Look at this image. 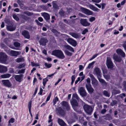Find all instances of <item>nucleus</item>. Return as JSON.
<instances>
[{"mask_svg": "<svg viewBox=\"0 0 126 126\" xmlns=\"http://www.w3.org/2000/svg\"><path fill=\"white\" fill-rule=\"evenodd\" d=\"M52 54L60 59H62L65 57L63 52L61 50H56L53 51Z\"/></svg>", "mask_w": 126, "mask_h": 126, "instance_id": "obj_1", "label": "nucleus"}, {"mask_svg": "<svg viewBox=\"0 0 126 126\" xmlns=\"http://www.w3.org/2000/svg\"><path fill=\"white\" fill-rule=\"evenodd\" d=\"M73 98L71 101V103L72 105L73 108L75 109V106H78V104L77 102V101L74 99V98H75L77 100L79 99V98L78 96V95L76 93H75L73 94L72 96Z\"/></svg>", "mask_w": 126, "mask_h": 126, "instance_id": "obj_2", "label": "nucleus"}, {"mask_svg": "<svg viewBox=\"0 0 126 126\" xmlns=\"http://www.w3.org/2000/svg\"><path fill=\"white\" fill-rule=\"evenodd\" d=\"M83 108L86 112L88 114L90 115L94 110V107L85 104L84 105Z\"/></svg>", "mask_w": 126, "mask_h": 126, "instance_id": "obj_3", "label": "nucleus"}, {"mask_svg": "<svg viewBox=\"0 0 126 126\" xmlns=\"http://www.w3.org/2000/svg\"><path fill=\"white\" fill-rule=\"evenodd\" d=\"M8 59L7 55L4 53H0V61L1 63H5Z\"/></svg>", "mask_w": 126, "mask_h": 126, "instance_id": "obj_4", "label": "nucleus"}, {"mask_svg": "<svg viewBox=\"0 0 126 126\" xmlns=\"http://www.w3.org/2000/svg\"><path fill=\"white\" fill-rule=\"evenodd\" d=\"M106 64L108 68L112 69L113 67V63L111 59L109 57L107 58Z\"/></svg>", "mask_w": 126, "mask_h": 126, "instance_id": "obj_5", "label": "nucleus"}, {"mask_svg": "<svg viewBox=\"0 0 126 126\" xmlns=\"http://www.w3.org/2000/svg\"><path fill=\"white\" fill-rule=\"evenodd\" d=\"M93 73L95 75H96L98 77H101V73L100 70L97 67H96L94 68L93 72Z\"/></svg>", "mask_w": 126, "mask_h": 126, "instance_id": "obj_6", "label": "nucleus"}, {"mask_svg": "<svg viewBox=\"0 0 126 126\" xmlns=\"http://www.w3.org/2000/svg\"><path fill=\"white\" fill-rule=\"evenodd\" d=\"M80 10L84 13L88 15H92L93 12L87 9L81 7L80 8Z\"/></svg>", "mask_w": 126, "mask_h": 126, "instance_id": "obj_7", "label": "nucleus"}, {"mask_svg": "<svg viewBox=\"0 0 126 126\" xmlns=\"http://www.w3.org/2000/svg\"><path fill=\"white\" fill-rule=\"evenodd\" d=\"M78 91L80 95L82 97L85 96L87 95V93L84 87H80L78 90Z\"/></svg>", "mask_w": 126, "mask_h": 126, "instance_id": "obj_8", "label": "nucleus"}, {"mask_svg": "<svg viewBox=\"0 0 126 126\" xmlns=\"http://www.w3.org/2000/svg\"><path fill=\"white\" fill-rule=\"evenodd\" d=\"M56 109L57 112L61 115L63 116L65 114V111L63 107H60Z\"/></svg>", "mask_w": 126, "mask_h": 126, "instance_id": "obj_9", "label": "nucleus"}, {"mask_svg": "<svg viewBox=\"0 0 126 126\" xmlns=\"http://www.w3.org/2000/svg\"><path fill=\"white\" fill-rule=\"evenodd\" d=\"M81 24L84 26H88L90 25V23L88 22L86 19H81L80 20Z\"/></svg>", "mask_w": 126, "mask_h": 126, "instance_id": "obj_10", "label": "nucleus"}, {"mask_svg": "<svg viewBox=\"0 0 126 126\" xmlns=\"http://www.w3.org/2000/svg\"><path fill=\"white\" fill-rule=\"evenodd\" d=\"M2 84L4 86L10 87L12 85L9 80H3L1 81Z\"/></svg>", "mask_w": 126, "mask_h": 126, "instance_id": "obj_11", "label": "nucleus"}, {"mask_svg": "<svg viewBox=\"0 0 126 126\" xmlns=\"http://www.w3.org/2000/svg\"><path fill=\"white\" fill-rule=\"evenodd\" d=\"M86 87L88 92L90 94H92L94 90L90 84H86Z\"/></svg>", "mask_w": 126, "mask_h": 126, "instance_id": "obj_12", "label": "nucleus"}, {"mask_svg": "<svg viewBox=\"0 0 126 126\" xmlns=\"http://www.w3.org/2000/svg\"><path fill=\"white\" fill-rule=\"evenodd\" d=\"M48 42V40L46 38H41L39 41L40 45L43 46H45Z\"/></svg>", "mask_w": 126, "mask_h": 126, "instance_id": "obj_13", "label": "nucleus"}, {"mask_svg": "<svg viewBox=\"0 0 126 126\" xmlns=\"http://www.w3.org/2000/svg\"><path fill=\"white\" fill-rule=\"evenodd\" d=\"M67 41L69 43L74 47H75L77 45L76 41L72 38H68L67 39Z\"/></svg>", "mask_w": 126, "mask_h": 126, "instance_id": "obj_14", "label": "nucleus"}, {"mask_svg": "<svg viewBox=\"0 0 126 126\" xmlns=\"http://www.w3.org/2000/svg\"><path fill=\"white\" fill-rule=\"evenodd\" d=\"M21 53V52H20L11 50L10 51L9 54L12 56L16 57Z\"/></svg>", "mask_w": 126, "mask_h": 126, "instance_id": "obj_15", "label": "nucleus"}, {"mask_svg": "<svg viewBox=\"0 0 126 126\" xmlns=\"http://www.w3.org/2000/svg\"><path fill=\"white\" fill-rule=\"evenodd\" d=\"M22 34L26 38L29 39L30 37V36L29 32L26 30H24L21 32Z\"/></svg>", "mask_w": 126, "mask_h": 126, "instance_id": "obj_16", "label": "nucleus"}, {"mask_svg": "<svg viewBox=\"0 0 126 126\" xmlns=\"http://www.w3.org/2000/svg\"><path fill=\"white\" fill-rule=\"evenodd\" d=\"M7 71L8 68L6 66L0 65V73H4Z\"/></svg>", "mask_w": 126, "mask_h": 126, "instance_id": "obj_17", "label": "nucleus"}, {"mask_svg": "<svg viewBox=\"0 0 126 126\" xmlns=\"http://www.w3.org/2000/svg\"><path fill=\"white\" fill-rule=\"evenodd\" d=\"M69 34L73 37L76 39H79L80 36V35L79 33L72 32H69Z\"/></svg>", "mask_w": 126, "mask_h": 126, "instance_id": "obj_18", "label": "nucleus"}, {"mask_svg": "<svg viewBox=\"0 0 126 126\" xmlns=\"http://www.w3.org/2000/svg\"><path fill=\"white\" fill-rule=\"evenodd\" d=\"M116 52L119 55H121L122 57H124L125 56V53L120 49H118L116 50Z\"/></svg>", "mask_w": 126, "mask_h": 126, "instance_id": "obj_19", "label": "nucleus"}, {"mask_svg": "<svg viewBox=\"0 0 126 126\" xmlns=\"http://www.w3.org/2000/svg\"><path fill=\"white\" fill-rule=\"evenodd\" d=\"M6 29L8 31H12L15 30L16 27L14 26L13 25H10L7 26Z\"/></svg>", "mask_w": 126, "mask_h": 126, "instance_id": "obj_20", "label": "nucleus"}, {"mask_svg": "<svg viewBox=\"0 0 126 126\" xmlns=\"http://www.w3.org/2000/svg\"><path fill=\"white\" fill-rule=\"evenodd\" d=\"M23 76L22 75H16L15 76V78L16 81L20 82L22 80Z\"/></svg>", "mask_w": 126, "mask_h": 126, "instance_id": "obj_21", "label": "nucleus"}, {"mask_svg": "<svg viewBox=\"0 0 126 126\" xmlns=\"http://www.w3.org/2000/svg\"><path fill=\"white\" fill-rule=\"evenodd\" d=\"M113 58L115 61L118 62H120L122 61L121 58L117 55H114L113 56Z\"/></svg>", "mask_w": 126, "mask_h": 126, "instance_id": "obj_22", "label": "nucleus"}, {"mask_svg": "<svg viewBox=\"0 0 126 126\" xmlns=\"http://www.w3.org/2000/svg\"><path fill=\"white\" fill-rule=\"evenodd\" d=\"M41 14L46 20H48L49 19L50 16L47 13L44 12L42 13Z\"/></svg>", "mask_w": 126, "mask_h": 126, "instance_id": "obj_23", "label": "nucleus"}, {"mask_svg": "<svg viewBox=\"0 0 126 126\" xmlns=\"http://www.w3.org/2000/svg\"><path fill=\"white\" fill-rule=\"evenodd\" d=\"M58 123L61 126H66V123L62 119L58 118L57 120Z\"/></svg>", "mask_w": 126, "mask_h": 126, "instance_id": "obj_24", "label": "nucleus"}, {"mask_svg": "<svg viewBox=\"0 0 126 126\" xmlns=\"http://www.w3.org/2000/svg\"><path fill=\"white\" fill-rule=\"evenodd\" d=\"M62 104L63 106L65 107H66L67 110H69L70 109V107L68 103L65 101H63L62 102Z\"/></svg>", "mask_w": 126, "mask_h": 126, "instance_id": "obj_25", "label": "nucleus"}, {"mask_svg": "<svg viewBox=\"0 0 126 126\" xmlns=\"http://www.w3.org/2000/svg\"><path fill=\"white\" fill-rule=\"evenodd\" d=\"M89 7L90 8L94 11L98 12L99 11V10L97 8L94 7V6L91 4H90L89 5Z\"/></svg>", "mask_w": 126, "mask_h": 126, "instance_id": "obj_26", "label": "nucleus"}, {"mask_svg": "<svg viewBox=\"0 0 126 126\" xmlns=\"http://www.w3.org/2000/svg\"><path fill=\"white\" fill-rule=\"evenodd\" d=\"M63 47L64 48L68 50L71 52H74V50L73 48L69 45H65L63 46Z\"/></svg>", "mask_w": 126, "mask_h": 126, "instance_id": "obj_27", "label": "nucleus"}, {"mask_svg": "<svg viewBox=\"0 0 126 126\" xmlns=\"http://www.w3.org/2000/svg\"><path fill=\"white\" fill-rule=\"evenodd\" d=\"M92 81V84L94 88L95 87L98 85V82L96 79Z\"/></svg>", "mask_w": 126, "mask_h": 126, "instance_id": "obj_28", "label": "nucleus"}, {"mask_svg": "<svg viewBox=\"0 0 126 126\" xmlns=\"http://www.w3.org/2000/svg\"><path fill=\"white\" fill-rule=\"evenodd\" d=\"M100 77H98L99 81L104 86H106L107 85V82L103 79L100 78Z\"/></svg>", "mask_w": 126, "mask_h": 126, "instance_id": "obj_29", "label": "nucleus"}, {"mask_svg": "<svg viewBox=\"0 0 126 126\" xmlns=\"http://www.w3.org/2000/svg\"><path fill=\"white\" fill-rule=\"evenodd\" d=\"M11 76V75L10 74H6L1 75L0 77L2 78H9Z\"/></svg>", "mask_w": 126, "mask_h": 126, "instance_id": "obj_30", "label": "nucleus"}, {"mask_svg": "<svg viewBox=\"0 0 126 126\" xmlns=\"http://www.w3.org/2000/svg\"><path fill=\"white\" fill-rule=\"evenodd\" d=\"M15 61L16 62L19 63L21 62H24V57H21L17 58L16 59Z\"/></svg>", "mask_w": 126, "mask_h": 126, "instance_id": "obj_31", "label": "nucleus"}, {"mask_svg": "<svg viewBox=\"0 0 126 126\" xmlns=\"http://www.w3.org/2000/svg\"><path fill=\"white\" fill-rule=\"evenodd\" d=\"M59 14L62 16H64L66 15L65 12L62 10H61L59 12Z\"/></svg>", "mask_w": 126, "mask_h": 126, "instance_id": "obj_32", "label": "nucleus"}, {"mask_svg": "<svg viewBox=\"0 0 126 126\" xmlns=\"http://www.w3.org/2000/svg\"><path fill=\"white\" fill-rule=\"evenodd\" d=\"M103 93L104 95L107 97H109L110 96V93L106 91L105 90L103 91Z\"/></svg>", "mask_w": 126, "mask_h": 126, "instance_id": "obj_33", "label": "nucleus"}, {"mask_svg": "<svg viewBox=\"0 0 126 126\" xmlns=\"http://www.w3.org/2000/svg\"><path fill=\"white\" fill-rule=\"evenodd\" d=\"M64 52L65 54L67 56H71L72 55V53L68 51L67 50H65L64 51Z\"/></svg>", "mask_w": 126, "mask_h": 126, "instance_id": "obj_34", "label": "nucleus"}, {"mask_svg": "<svg viewBox=\"0 0 126 126\" xmlns=\"http://www.w3.org/2000/svg\"><path fill=\"white\" fill-rule=\"evenodd\" d=\"M25 65V63H23L22 64L19 65L17 67V68L18 69L24 67Z\"/></svg>", "mask_w": 126, "mask_h": 126, "instance_id": "obj_35", "label": "nucleus"}, {"mask_svg": "<svg viewBox=\"0 0 126 126\" xmlns=\"http://www.w3.org/2000/svg\"><path fill=\"white\" fill-rule=\"evenodd\" d=\"M45 67L47 68H49L52 65L51 64H48L47 63H45Z\"/></svg>", "mask_w": 126, "mask_h": 126, "instance_id": "obj_36", "label": "nucleus"}, {"mask_svg": "<svg viewBox=\"0 0 126 126\" xmlns=\"http://www.w3.org/2000/svg\"><path fill=\"white\" fill-rule=\"evenodd\" d=\"M43 85L44 86H45L47 82L48 81V79H47V78L44 79H43Z\"/></svg>", "mask_w": 126, "mask_h": 126, "instance_id": "obj_37", "label": "nucleus"}, {"mask_svg": "<svg viewBox=\"0 0 126 126\" xmlns=\"http://www.w3.org/2000/svg\"><path fill=\"white\" fill-rule=\"evenodd\" d=\"M24 13L28 16H31L33 14V13H32L28 11H25Z\"/></svg>", "mask_w": 126, "mask_h": 126, "instance_id": "obj_38", "label": "nucleus"}, {"mask_svg": "<svg viewBox=\"0 0 126 126\" xmlns=\"http://www.w3.org/2000/svg\"><path fill=\"white\" fill-rule=\"evenodd\" d=\"M103 76L104 78L107 80L110 79V76L109 75H104Z\"/></svg>", "mask_w": 126, "mask_h": 126, "instance_id": "obj_39", "label": "nucleus"}, {"mask_svg": "<svg viewBox=\"0 0 126 126\" xmlns=\"http://www.w3.org/2000/svg\"><path fill=\"white\" fill-rule=\"evenodd\" d=\"M14 45L16 47H19L20 46V44L17 42H15L14 43Z\"/></svg>", "mask_w": 126, "mask_h": 126, "instance_id": "obj_40", "label": "nucleus"}, {"mask_svg": "<svg viewBox=\"0 0 126 126\" xmlns=\"http://www.w3.org/2000/svg\"><path fill=\"white\" fill-rule=\"evenodd\" d=\"M95 62L94 61H93L91 63L89 64L87 68L88 69H90L91 68V66L94 64Z\"/></svg>", "mask_w": 126, "mask_h": 126, "instance_id": "obj_41", "label": "nucleus"}, {"mask_svg": "<svg viewBox=\"0 0 126 126\" xmlns=\"http://www.w3.org/2000/svg\"><path fill=\"white\" fill-rule=\"evenodd\" d=\"M13 17L17 21H18L19 19V18L15 14L13 16Z\"/></svg>", "mask_w": 126, "mask_h": 126, "instance_id": "obj_42", "label": "nucleus"}, {"mask_svg": "<svg viewBox=\"0 0 126 126\" xmlns=\"http://www.w3.org/2000/svg\"><path fill=\"white\" fill-rule=\"evenodd\" d=\"M17 2L19 4L20 7L24 5L22 3V2L19 0H18L17 1Z\"/></svg>", "mask_w": 126, "mask_h": 126, "instance_id": "obj_43", "label": "nucleus"}, {"mask_svg": "<svg viewBox=\"0 0 126 126\" xmlns=\"http://www.w3.org/2000/svg\"><path fill=\"white\" fill-rule=\"evenodd\" d=\"M95 19V18L94 17H92L89 19V20L90 22H92L94 21Z\"/></svg>", "mask_w": 126, "mask_h": 126, "instance_id": "obj_44", "label": "nucleus"}, {"mask_svg": "<svg viewBox=\"0 0 126 126\" xmlns=\"http://www.w3.org/2000/svg\"><path fill=\"white\" fill-rule=\"evenodd\" d=\"M88 32V30L87 29H85L82 32V34L84 35L86 33Z\"/></svg>", "mask_w": 126, "mask_h": 126, "instance_id": "obj_45", "label": "nucleus"}, {"mask_svg": "<svg viewBox=\"0 0 126 126\" xmlns=\"http://www.w3.org/2000/svg\"><path fill=\"white\" fill-rule=\"evenodd\" d=\"M4 21L6 23L9 24H10V20L8 19H6Z\"/></svg>", "mask_w": 126, "mask_h": 126, "instance_id": "obj_46", "label": "nucleus"}, {"mask_svg": "<svg viewBox=\"0 0 126 126\" xmlns=\"http://www.w3.org/2000/svg\"><path fill=\"white\" fill-rule=\"evenodd\" d=\"M89 76L91 78L92 81L96 79L93 75L92 74H90Z\"/></svg>", "mask_w": 126, "mask_h": 126, "instance_id": "obj_47", "label": "nucleus"}, {"mask_svg": "<svg viewBox=\"0 0 126 126\" xmlns=\"http://www.w3.org/2000/svg\"><path fill=\"white\" fill-rule=\"evenodd\" d=\"M117 103V102L116 100L113 101L110 104V105L112 106H113Z\"/></svg>", "mask_w": 126, "mask_h": 126, "instance_id": "obj_48", "label": "nucleus"}, {"mask_svg": "<svg viewBox=\"0 0 126 126\" xmlns=\"http://www.w3.org/2000/svg\"><path fill=\"white\" fill-rule=\"evenodd\" d=\"M51 92H50V93L49 94V95L48 96L46 100V101H49L51 95Z\"/></svg>", "mask_w": 126, "mask_h": 126, "instance_id": "obj_49", "label": "nucleus"}, {"mask_svg": "<svg viewBox=\"0 0 126 126\" xmlns=\"http://www.w3.org/2000/svg\"><path fill=\"white\" fill-rule=\"evenodd\" d=\"M31 64L32 66H39V65H38V64L35 63L33 62H31Z\"/></svg>", "mask_w": 126, "mask_h": 126, "instance_id": "obj_50", "label": "nucleus"}, {"mask_svg": "<svg viewBox=\"0 0 126 126\" xmlns=\"http://www.w3.org/2000/svg\"><path fill=\"white\" fill-rule=\"evenodd\" d=\"M15 121V119L13 118H11L9 121V123H13Z\"/></svg>", "mask_w": 126, "mask_h": 126, "instance_id": "obj_51", "label": "nucleus"}, {"mask_svg": "<svg viewBox=\"0 0 126 126\" xmlns=\"http://www.w3.org/2000/svg\"><path fill=\"white\" fill-rule=\"evenodd\" d=\"M25 69H22L21 70H19L18 71V73H24Z\"/></svg>", "mask_w": 126, "mask_h": 126, "instance_id": "obj_52", "label": "nucleus"}, {"mask_svg": "<svg viewBox=\"0 0 126 126\" xmlns=\"http://www.w3.org/2000/svg\"><path fill=\"white\" fill-rule=\"evenodd\" d=\"M35 21L37 23L38 25L40 26H41L43 25V24L39 22L38 20H36Z\"/></svg>", "mask_w": 126, "mask_h": 126, "instance_id": "obj_53", "label": "nucleus"}, {"mask_svg": "<svg viewBox=\"0 0 126 126\" xmlns=\"http://www.w3.org/2000/svg\"><path fill=\"white\" fill-rule=\"evenodd\" d=\"M98 55V54H96L93 55L92 57L90 59V60H91L94 59L95 57H97V55Z\"/></svg>", "mask_w": 126, "mask_h": 126, "instance_id": "obj_54", "label": "nucleus"}, {"mask_svg": "<svg viewBox=\"0 0 126 126\" xmlns=\"http://www.w3.org/2000/svg\"><path fill=\"white\" fill-rule=\"evenodd\" d=\"M32 103V101H30L29 102L28 105V108L29 109L31 108Z\"/></svg>", "mask_w": 126, "mask_h": 126, "instance_id": "obj_55", "label": "nucleus"}, {"mask_svg": "<svg viewBox=\"0 0 126 126\" xmlns=\"http://www.w3.org/2000/svg\"><path fill=\"white\" fill-rule=\"evenodd\" d=\"M92 1L94 2L98 3L101 1V0H91Z\"/></svg>", "mask_w": 126, "mask_h": 126, "instance_id": "obj_56", "label": "nucleus"}, {"mask_svg": "<svg viewBox=\"0 0 126 126\" xmlns=\"http://www.w3.org/2000/svg\"><path fill=\"white\" fill-rule=\"evenodd\" d=\"M119 96L121 98H123L124 96L125 97L126 96V94L124 93H122L120 94Z\"/></svg>", "mask_w": 126, "mask_h": 126, "instance_id": "obj_57", "label": "nucleus"}, {"mask_svg": "<svg viewBox=\"0 0 126 126\" xmlns=\"http://www.w3.org/2000/svg\"><path fill=\"white\" fill-rule=\"evenodd\" d=\"M87 82L88 83L86 84H90V80L89 78H88L87 79Z\"/></svg>", "mask_w": 126, "mask_h": 126, "instance_id": "obj_58", "label": "nucleus"}, {"mask_svg": "<svg viewBox=\"0 0 126 126\" xmlns=\"http://www.w3.org/2000/svg\"><path fill=\"white\" fill-rule=\"evenodd\" d=\"M106 111V110L105 109H103L102 110L101 113L102 114H104Z\"/></svg>", "mask_w": 126, "mask_h": 126, "instance_id": "obj_59", "label": "nucleus"}, {"mask_svg": "<svg viewBox=\"0 0 126 126\" xmlns=\"http://www.w3.org/2000/svg\"><path fill=\"white\" fill-rule=\"evenodd\" d=\"M79 16L80 17H86V16L85 15L81 13H79Z\"/></svg>", "mask_w": 126, "mask_h": 126, "instance_id": "obj_60", "label": "nucleus"}, {"mask_svg": "<svg viewBox=\"0 0 126 126\" xmlns=\"http://www.w3.org/2000/svg\"><path fill=\"white\" fill-rule=\"evenodd\" d=\"M53 7L55 9H57V5L56 3H54L53 5Z\"/></svg>", "mask_w": 126, "mask_h": 126, "instance_id": "obj_61", "label": "nucleus"}, {"mask_svg": "<svg viewBox=\"0 0 126 126\" xmlns=\"http://www.w3.org/2000/svg\"><path fill=\"white\" fill-rule=\"evenodd\" d=\"M43 91V90L41 88L40 89V91L38 93V94H39L40 95H41Z\"/></svg>", "mask_w": 126, "mask_h": 126, "instance_id": "obj_62", "label": "nucleus"}, {"mask_svg": "<svg viewBox=\"0 0 126 126\" xmlns=\"http://www.w3.org/2000/svg\"><path fill=\"white\" fill-rule=\"evenodd\" d=\"M38 19L39 21L41 22L43 21V18L41 17H39L38 18Z\"/></svg>", "mask_w": 126, "mask_h": 126, "instance_id": "obj_63", "label": "nucleus"}, {"mask_svg": "<svg viewBox=\"0 0 126 126\" xmlns=\"http://www.w3.org/2000/svg\"><path fill=\"white\" fill-rule=\"evenodd\" d=\"M103 72L104 75H105V74H106L107 73V71L106 69H104L103 70Z\"/></svg>", "mask_w": 126, "mask_h": 126, "instance_id": "obj_64", "label": "nucleus"}]
</instances>
